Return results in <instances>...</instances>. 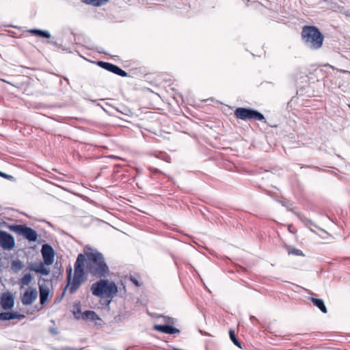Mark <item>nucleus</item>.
<instances>
[{
  "label": "nucleus",
  "instance_id": "obj_2",
  "mask_svg": "<svg viewBox=\"0 0 350 350\" xmlns=\"http://www.w3.org/2000/svg\"><path fill=\"white\" fill-rule=\"evenodd\" d=\"M301 38L305 46L312 50H318L323 46L324 36L319 29L312 25L302 28Z\"/></svg>",
  "mask_w": 350,
  "mask_h": 350
},
{
  "label": "nucleus",
  "instance_id": "obj_19",
  "mask_svg": "<svg viewBox=\"0 0 350 350\" xmlns=\"http://www.w3.org/2000/svg\"><path fill=\"white\" fill-rule=\"evenodd\" d=\"M72 313L76 319H81L82 312L80 302L75 303L73 305Z\"/></svg>",
  "mask_w": 350,
  "mask_h": 350
},
{
  "label": "nucleus",
  "instance_id": "obj_14",
  "mask_svg": "<svg viewBox=\"0 0 350 350\" xmlns=\"http://www.w3.org/2000/svg\"><path fill=\"white\" fill-rule=\"evenodd\" d=\"M38 233L36 230L23 224V238L29 241L34 242L38 239Z\"/></svg>",
  "mask_w": 350,
  "mask_h": 350
},
{
  "label": "nucleus",
  "instance_id": "obj_32",
  "mask_svg": "<svg viewBox=\"0 0 350 350\" xmlns=\"http://www.w3.org/2000/svg\"><path fill=\"white\" fill-rule=\"evenodd\" d=\"M18 283L20 285V289H21L22 288V279H18Z\"/></svg>",
  "mask_w": 350,
  "mask_h": 350
},
{
  "label": "nucleus",
  "instance_id": "obj_22",
  "mask_svg": "<svg viewBox=\"0 0 350 350\" xmlns=\"http://www.w3.org/2000/svg\"><path fill=\"white\" fill-rule=\"evenodd\" d=\"M229 335H230V340L234 344V345H236L237 347H238L240 349H242L240 342L238 340V339L237 338V337L235 336L234 331L232 329H230Z\"/></svg>",
  "mask_w": 350,
  "mask_h": 350
},
{
  "label": "nucleus",
  "instance_id": "obj_26",
  "mask_svg": "<svg viewBox=\"0 0 350 350\" xmlns=\"http://www.w3.org/2000/svg\"><path fill=\"white\" fill-rule=\"evenodd\" d=\"M12 229L15 230L18 234H22V224H18L12 226Z\"/></svg>",
  "mask_w": 350,
  "mask_h": 350
},
{
  "label": "nucleus",
  "instance_id": "obj_24",
  "mask_svg": "<svg viewBox=\"0 0 350 350\" xmlns=\"http://www.w3.org/2000/svg\"><path fill=\"white\" fill-rule=\"evenodd\" d=\"M289 254H293L295 256H304L303 252L299 249L294 248L292 250L288 252Z\"/></svg>",
  "mask_w": 350,
  "mask_h": 350
},
{
  "label": "nucleus",
  "instance_id": "obj_33",
  "mask_svg": "<svg viewBox=\"0 0 350 350\" xmlns=\"http://www.w3.org/2000/svg\"><path fill=\"white\" fill-rule=\"evenodd\" d=\"M167 321L170 322V323H173V319L172 318H170V317H167Z\"/></svg>",
  "mask_w": 350,
  "mask_h": 350
},
{
  "label": "nucleus",
  "instance_id": "obj_10",
  "mask_svg": "<svg viewBox=\"0 0 350 350\" xmlns=\"http://www.w3.org/2000/svg\"><path fill=\"white\" fill-rule=\"evenodd\" d=\"M44 261L33 262L29 264V268L31 271H33L37 273L42 274L43 275H48L50 273V269L46 267Z\"/></svg>",
  "mask_w": 350,
  "mask_h": 350
},
{
  "label": "nucleus",
  "instance_id": "obj_25",
  "mask_svg": "<svg viewBox=\"0 0 350 350\" xmlns=\"http://www.w3.org/2000/svg\"><path fill=\"white\" fill-rule=\"evenodd\" d=\"M72 267H69L66 269V272H67V280H68V284H67V286L66 287L68 288V286H69V284L70 282V280H71V277H72Z\"/></svg>",
  "mask_w": 350,
  "mask_h": 350
},
{
  "label": "nucleus",
  "instance_id": "obj_29",
  "mask_svg": "<svg viewBox=\"0 0 350 350\" xmlns=\"http://www.w3.org/2000/svg\"><path fill=\"white\" fill-rule=\"evenodd\" d=\"M14 264L18 267V269H22V262L20 260L16 261L14 262Z\"/></svg>",
  "mask_w": 350,
  "mask_h": 350
},
{
  "label": "nucleus",
  "instance_id": "obj_23",
  "mask_svg": "<svg viewBox=\"0 0 350 350\" xmlns=\"http://www.w3.org/2000/svg\"><path fill=\"white\" fill-rule=\"evenodd\" d=\"M32 280V276L30 273L23 275V285H28Z\"/></svg>",
  "mask_w": 350,
  "mask_h": 350
},
{
  "label": "nucleus",
  "instance_id": "obj_35",
  "mask_svg": "<svg viewBox=\"0 0 350 350\" xmlns=\"http://www.w3.org/2000/svg\"><path fill=\"white\" fill-rule=\"evenodd\" d=\"M348 106H349V107L350 108V104H349V105H348Z\"/></svg>",
  "mask_w": 350,
  "mask_h": 350
},
{
  "label": "nucleus",
  "instance_id": "obj_4",
  "mask_svg": "<svg viewBox=\"0 0 350 350\" xmlns=\"http://www.w3.org/2000/svg\"><path fill=\"white\" fill-rule=\"evenodd\" d=\"M92 294L96 297H112L118 292V288L114 282L101 280L92 284Z\"/></svg>",
  "mask_w": 350,
  "mask_h": 350
},
{
  "label": "nucleus",
  "instance_id": "obj_3",
  "mask_svg": "<svg viewBox=\"0 0 350 350\" xmlns=\"http://www.w3.org/2000/svg\"><path fill=\"white\" fill-rule=\"evenodd\" d=\"M85 256L79 254L74 265V275L71 278L68 291L70 294H74L79 288L81 285L86 280L85 267Z\"/></svg>",
  "mask_w": 350,
  "mask_h": 350
},
{
  "label": "nucleus",
  "instance_id": "obj_20",
  "mask_svg": "<svg viewBox=\"0 0 350 350\" xmlns=\"http://www.w3.org/2000/svg\"><path fill=\"white\" fill-rule=\"evenodd\" d=\"M82 2L88 4V5H92L94 6H100L103 5L107 2H109V0H81Z\"/></svg>",
  "mask_w": 350,
  "mask_h": 350
},
{
  "label": "nucleus",
  "instance_id": "obj_15",
  "mask_svg": "<svg viewBox=\"0 0 350 350\" xmlns=\"http://www.w3.org/2000/svg\"><path fill=\"white\" fill-rule=\"evenodd\" d=\"M22 318V314L17 312H3L0 313V321H9Z\"/></svg>",
  "mask_w": 350,
  "mask_h": 350
},
{
  "label": "nucleus",
  "instance_id": "obj_11",
  "mask_svg": "<svg viewBox=\"0 0 350 350\" xmlns=\"http://www.w3.org/2000/svg\"><path fill=\"white\" fill-rule=\"evenodd\" d=\"M0 304L5 310L12 309L14 305V299L11 293L8 291L3 293L1 297Z\"/></svg>",
  "mask_w": 350,
  "mask_h": 350
},
{
  "label": "nucleus",
  "instance_id": "obj_21",
  "mask_svg": "<svg viewBox=\"0 0 350 350\" xmlns=\"http://www.w3.org/2000/svg\"><path fill=\"white\" fill-rule=\"evenodd\" d=\"M14 27V26H12ZM16 29V31L14 30H7L8 34L13 38H19L22 36V29L20 27H14Z\"/></svg>",
  "mask_w": 350,
  "mask_h": 350
},
{
  "label": "nucleus",
  "instance_id": "obj_1",
  "mask_svg": "<svg viewBox=\"0 0 350 350\" xmlns=\"http://www.w3.org/2000/svg\"><path fill=\"white\" fill-rule=\"evenodd\" d=\"M85 267L88 273L96 278H105L109 276L110 269L103 254L96 249L85 246L83 250Z\"/></svg>",
  "mask_w": 350,
  "mask_h": 350
},
{
  "label": "nucleus",
  "instance_id": "obj_7",
  "mask_svg": "<svg viewBox=\"0 0 350 350\" xmlns=\"http://www.w3.org/2000/svg\"><path fill=\"white\" fill-rule=\"evenodd\" d=\"M96 64L99 67L120 77H126L128 76V73L126 71L123 70L119 66L113 64L103 61H98Z\"/></svg>",
  "mask_w": 350,
  "mask_h": 350
},
{
  "label": "nucleus",
  "instance_id": "obj_8",
  "mask_svg": "<svg viewBox=\"0 0 350 350\" xmlns=\"http://www.w3.org/2000/svg\"><path fill=\"white\" fill-rule=\"evenodd\" d=\"M0 246L4 250H12L14 247V239L8 232L0 230Z\"/></svg>",
  "mask_w": 350,
  "mask_h": 350
},
{
  "label": "nucleus",
  "instance_id": "obj_6",
  "mask_svg": "<svg viewBox=\"0 0 350 350\" xmlns=\"http://www.w3.org/2000/svg\"><path fill=\"white\" fill-rule=\"evenodd\" d=\"M51 280L45 279L40 277L38 279V286L40 290V302L43 305L47 300L49 295V287L51 286Z\"/></svg>",
  "mask_w": 350,
  "mask_h": 350
},
{
  "label": "nucleus",
  "instance_id": "obj_12",
  "mask_svg": "<svg viewBox=\"0 0 350 350\" xmlns=\"http://www.w3.org/2000/svg\"><path fill=\"white\" fill-rule=\"evenodd\" d=\"M38 296V292L36 288H29L23 293V305L31 304Z\"/></svg>",
  "mask_w": 350,
  "mask_h": 350
},
{
  "label": "nucleus",
  "instance_id": "obj_9",
  "mask_svg": "<svg viewBox=\"0 0 350 350\" xmlns=\"http://www.w3.org/2000/svg\"><path fill=\"white\" fill-rule=\"evenodd\" d=\"M41 253L44 263L46 265H52L55 257V252L53 247L50 245L44 243L42 246Z\"/></svg>",
  "mask_w": 350,
  "mask_h": 350
},
{
  "label": "nucleus",
  "instance_id": "obj_27",
  "mask_svg": "<svg viewBox=\"0 0 350 350\" xmlns=\"http://www.w3.org/2000/svg\"><path fill=\"white\" fill-rule=\"evenodd\" d=\"M0 176L1 177H3L4 178H6V179H8V180H13L14 179V177L11 175H9L8 174H5L3 172H1L0 171Z\"/></svg>",
  "mask_w": 350,
  "mask_h": 350
},
{
  "label": "nucleus",
  "instance_id": "obj_17",
  "mask_svg": "<svg viewBox=\"0 0 350 350\" xmlns=\"http://www.w3.org/2000/svg\"><path fill=\"white\" fill-rule=\"evenodd\" d=\"M310 300L312 301L313 304L318 308L322 312L327 313V310L325 305V303L322 299L310 297Z\"/></svg>",
  "mask_w": 350,
  "mask_h": 350
},
{
  "label": "nucleus",
  "instance_id": "obj_5",
  "mask_svg": "<svg viewBox=\"0 0 350 350\" xmlns=\"http://www.w3.org/2000/svg\"><path fill=\"white\" fill-rule=\"evenodd\" d=\"M234 115L237 118L242 120H255L265 122V118L262 113L251 108L238 107L234 111Z\"/></svg>",
  "mask_w": 350,
  "mask_h": 350
},
{
  "label": "nucleus",
  "instance_id": "obj_18",
  "mask_svg": "<svg viewBox=\"0 0 350 350\" xmlns=\"http://www.w3.org/2000/svg\"><path fill=\"white\" fill-rule=\"evenodd\" d=\"M81 319L83 320H91V321H96L100 319L97 314L92 310H86L81 314Z\"/></svg>",
  "mask_w": 350,
  "mask_h": 350
},
{
  "label": "nucleus",
  "instance_id": "obj_16",
  "mask_svg": "<svg viewBox=\"0 0 350 350\" xmlns=\"http://www.w3.org/2000/svg\"><path fill=\"white\" fill-rule=\"evenodd\" d=\"M26 32L41 38H50L51 37L49 31L46 30L31 29L27 30Z\"/></svg>",
  "mask_w": 350,
  "mask_h": 350
},
{
  "label": "nucleus",
  "instance_id": "obj_28",
  "mask_svg": "<svg viewBox=\"0 0 350 350\" xmlns=\"http://www.w3.org/2000/svg\"><path fill=\"white\" fill-rule=\"evenodd\" d=\"M130 280L136 286H141V284L139 283V282L134 277V276H131L130 277Z\"/></svg>",
  "mask_w": 350,
  "mask_h": 350
},
{
  "label": "nucleus",
  "instance_id": "obj_30",
  "mask_svg": "<svg viewBox=\"0 0 350 350\" xmlns=\"http://www.w3.org/2000/svg\"><path fill=\"white\" fill-rule=\"evenodd\" d=\"M306 225L308 226L310 225V226H312L317 227V226L315 224H314L312 223V221L309 220V219H306Z\"/></svg>",
  "mask_w": 350,
  "mask_h": 350
},
{
  "label": "nucleus",
  "instance_id": "obj_13",
  "mask_svg": "<svg viewBox=\"0 0 350 350\" xmlns=\"http://www.w3.org/2000/svg\"><path fill=\"white\" fill-rule=\"evenodd\" d=\"M154 330L168 334H179L180 330L170 325H155L153 327Z\"/></svg>",
  "mask_w": 350,
  "mask_h": 350
},
{
  "label": "nucleus",
  "instance_id": "obj_31",
  "mask_svg": "<svg viewBox=\"0 0 350 350\" xmlns=\"http://www.w3.org/2000/svg\"><path fill=\"white\" fill-rule=\"evenodd\" d=\"M49 43H50L51 44H52L53 46L59 47V44H57V42L56 41H50V42H49Z\"/></svg>",
  "mask_w": 350,
  "mask_h": 350
},
{
  "label": "nucleus",
  "instance_id": "obj_34",
  "mask_svg": "<svg viewBox=\"0 0 350 350\" xmlns=\"http://www.w3.org/2000/svg\"><path fill=\"white\" fill-rule=\"evenodd\" d=\"M200 332L202 334H204V335H206V336H208V335L206 332H203L202 330H200Z\"/></svg>",
  "mask_w": 350,
  "mask_h": 350
}]
</instances>
